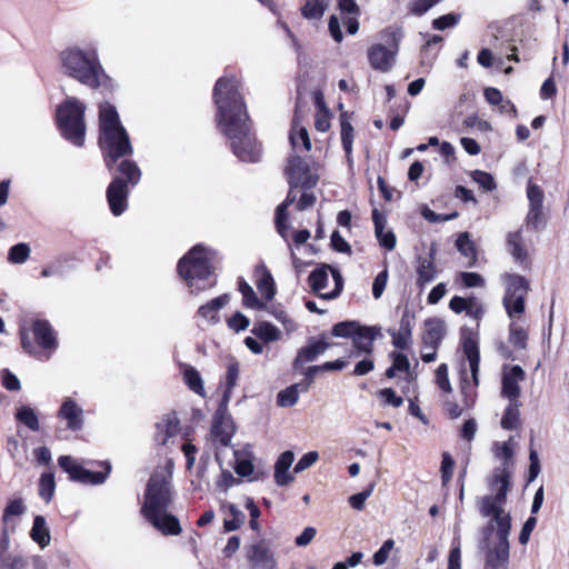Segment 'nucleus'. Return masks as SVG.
Wrapping results in <instances>:
<instances>
[{
	"mask_svg": "<svg viewBox=\"0 0 569 569\" xmlns=\"http://www.w3.org/2000/svg\"><path fill=\"white\" fill-rule=\"evenodd\" d=\"M59 63L63 74L89 88L113 89V81L106 73L96 47H66L59 53Z\"/></svg>",
	"mask_w": 569,
	"mask_h": 569,
	"instance_id": "4",
	"label": "nucleus"
},
{
	"mask_svg": "<svg viewBox=\"0 0 569 569\" xmlns=\"http://www.w3.org/2000/svg\"><path fill=\"white\" fill-rule=\"evenodd\" d=\"M502 281L505 284L503 306L511 319L509 341L515 347L523 349L528 337L525 327L518 320L525 311V297L529 290V281L517 273H505Z\"/></svg>",
	"mask_w": 569,
	"mask_h": 569,
	"instance_id": "5",
	"label": "nucleus"
},
{
	"mask_svg": "<svg viewBox=\"0 0 569 569\" xmlns=\"http://www.w3.org/2000/svg\"><path fill=\"white\" fill-rule=\"evenodd\" d=\"M240 89V81L233 76L218 79L213 88L216 118L219 129L230 140L234 156L244 162H257L261 158L262 149L251 132Z\"/></svg>",
	"mask_w": 569,
	"mask_h": 569,
	"instance_id": "2",
	"label": "nucleus"
},
{
	"mask_svg": "<svg viewBox=\"0 0 569 569\" xmlns=\"http://www.w3.org/2000/svg\"><path fill=\"white\" fill-rule=\"evenodd\" d=\"M338 8L348 33L356 34L359 30V6L355 0H338Z\"/></svg>",
	"mask_w": 569,
	"mask_h": 569,
	"instance_id": "26",
	"label": "nucleus"
},
{
	"mask_svg": "<svg viewBox=\"0 0 569 569\" xmlns=\"http://www.w3.org/2000/svg\"><path fill=\"white\" fill-rule=\"evenodd\" d=\"M251 332L264 342H273L281 339V331L279 328L267 321L256 323Z\"/></svg>",
	"mask_w": 569,
	"mask_h": 569,
	"instance_id": "38",
	"label": "nucleus"
},
{
	"mask_svg": "<svg viewBox=\"0 0 569 569\" xmlns=\"http://www.w3.org/2000/svg\"><path fill=\"white\" fill-rule=\"evenodd\" d=\"M299 400V385H292L279 391L277 405L282 408L295 406Z\"/></svg>",
	"mask_w": 569,
	"mask_h": 569,
	"instance_id": "46",
	"label": "nucleus"
},
{
	"mask_svg": "<svg viewBox=\"0 0 569 569\" xmlns=\"http://www.w3.org/2000/svg\"><path fill=\"white\" fill-rule=\"evenodd\" d=\"M31 331L37 346L29 339L28 331L22 329V348L32 356L49 360L58 347V340L54 330L48 321L37 319L32 322Z\"/></svg>",
	"mask_w": 569,
	"mask_h": 569,
	"instance_id": "9",
	"label": "nucleus"
},
{
	"mask_svg": "<svg viewBox=\"0 0 569 569\" xmlns=\"http://www.w3.org/2000/svg\"><path fill=\"white\" fill-rule=\"evenodd\" d=\"M437 274L436 266L433 262V252H430L429 258H423L419 260V264L417 268V283L421 288L426 284L430 283Z\"/></svg>",
	"mask_w": 569,
	"mask_h": 569,
	"instance_id": "33",
	"label": "nucleus"
},
{
	"mask_svg": "<svg viewBox=\"0 0 569 569\" xmlns=\"http://www.w3.org/2000/svg\"><path fill=\"white\" fill-rule=\"evenodd\" d=\"M448 563L461 565V537L459 526L455 527V537L448 556Z\"/></svg>",
	"mask_w": 569,
	"mask_h": 569,
	"instance_id": "53",
	"label": "nucleus"
},
{
	"mask_svg": "<svg viewBox=\"0 0 569 569\" xmlns=\"http://www.w3.org/2000/svg\"><path fill=\"white\" fill-rule=\"evenodd\" d=\"M340 127H341V142L343 150L347 156H350L352 151L353 143V127L351 124V114L348 112H342L340 116Z\"/></svg>",
	"mask_w": 569,
	"mask_h": 569,
	"instance_id": "39",
	"label": "nucleus"
},
{
	"mask_svg": "<svg viewBox=\"0 0 569 569\" xmlns=\"http://www.w3.org/2000/svg\"><path fill=\"white\" fill-rule=\"evenodd\" d=\"M173 461L156 470L151 476L141 505V515L158 531L164 536H177L181 532L179 520L167 510L171 503L170 479Z\"/></svg>",
	"mask_w": 569,
	"mask_h": 569,
	"instance_id": "3",
	"label": "nucleus"
},
{
	"mask_svg": "<svg viewBox=\"0 0 569 569\" xmlns=\"http://www.w3.org/2000/svg\"><path fill=\"white\" fill-rule=\"evenodd\" d=\"M392 345L398 349H408L412 345V327L408 316H403L398 331L390 332Z\"/></svg>",
	"mask_w": 569,
	"mask_h": 569,
	"instance_id": "30",
	"label": "nucleus"
},
{
	"mask_svg": "<svg viewBox=\"0 0 569 569\" xmlns=\"http://www.w3.org/2000/svg\"><path fill=\"white\" fill-rule=\"evenodd\" d=\"M230 302L228 293L221 295L201 305L197 310V317L201 325L216 326L220 322V311Z\"/></svg>",
	"mask_w": 569,
	"mask_h": 569,
	"instance_id": "17",
	"label": "nucleus"
},
{
	"mask_svg": "<svg viewBox=\"0 0 569 569\" xmlns=\"http://www.w3.org/2000/svg\"><path fill=\"white\" fill-rule=\"evenodd\" d=\"M59 467L69 476V479L83 485H101L110 472V465H107L104 472L90 471L73 457L61 456L58 458Z\"/></svg>",
	"mask_w": 569,
	"mask_h": 569,
	"instance_id": "11",
	"label": "nucleus"
},
{
	"mask_svg": "<svg viewBox=\"0 0 569 569\" xmlns=\"http://www.w3.org/2000/svg\"><path fill=\"white\" fill-rule=\"evenodd\" d=\"M130 180H113L108 190L107 198L114 216H120L127 209V196L129 192L128 182Z\"/></svg>",
	"mask_w": 569,
	"mask_h": 569,
	"instance_id": "20",
	"label": "nucleus"
},
{
	"mask_svg": "<svg viewBox=\"0 0 569 569\" xmlns=\"http://www.w3.org/2000/svg\"><path fill=\"white\" fill-rule=\"evenodd\" d=\"M393 547H395V541L392 539L386 540L382 543V546L375 552L373 563L376 566H382L383 563H386Z\"/></svg>",
	"mask_w": 569,
	"mask_h": 569,
	"instance_id": "58",
	"label": "nucleus"
},
{
	"mask_svg": "<svg viewBox=\"0 0 569 569\" xmlns=\"http://www.w3.org/2000/svg\"><path fill=\"white\" fill-rule=\"evenodd\" d=\"M372 221L379 246L388 251L393 250L397 244V238L395 232L387 228V218L378 209H373Z\"/></svg>",
	"mask_w": 569,
	"mask_h": 569,
	"instance_id": "24",
	"label": "nucleus"
},
{
	"mask_svg": "<svg viewBox=\"0 0 569 569\" xmlns=\"http://www.w3.org/2000/svg\"><path fill=\"white\" fill-rule=\"evenodd\" d=\"M211 435L216 442L221 446H228L232 438V432L227 422L216 421L211 428Z\"/></svg>",
	"mask_w": 569,
	"mask_h": 569,
	"instance_id": "47",
	"label": "nucleus"
},
{
	"mask_svg": "<svg viewBox=\"0 0 569 569\" xmlns=\"http://www.w3.org/2000/svg\"><path fill=\"white\" fill-rule=\"evenodd\" d=\"M56 491L54 475L52 472H44L39 479V496L49 503Z\"/></svg>",
	"mask_w": 569,
	"mask_h": 569,
	"instance_id": "44",
	"label": "nucleus"
},
{
	"mask_svg": "<svg viewBox=\"0 0 569 569\" xmlns=\"http://www.w3.org/2000/svg\"><path fill=\"white\" fill-rule=\"evenodd\" d=\"M373 485H370L366 490H363L362 492H359V493H356V495H352L350 498H349V503L350 506L356 509V510H362L363 507H365V502L366 500L371 496L372 491H373Z\"/></svg>",
	"mask_w": 569,
	"mask_h": 569,
	"instance_id": "63",
	"label": "nucleus"
},
{
	"mask_svg": "<svg viewBox=\"0 0 569 569\" xmlns=\"http://www.w3.org/2000/svg\"><path fill=\"white\" fill-rule=\"evenodd\" d=\"M86 106L74 97H68L57 108V122L64 139L81 147L86 137Z\"/></svg>",
	"mask_w": 569,
	"mask_h": 569,
	"instance_id": "8",
	"label": "nucleus"
},
{
	"mask_svg": "<svg viewBox=\"0 0 569 569\" xmlns=\"http://www.w3.org/2000/svg\"><path fill=\"white\" fill-rule=\"evenodd\" d=\"M57 418L64 421L67 429L71 431H80L84 425L83 409L71 397H67L62 400L57 411Z\"/></svg>",
	"mask_w": 569,
	"mask_h": 569,
	"instance_id": "15",
	"label": "nucleus"
},
{
	"mask_svg": "<svg viewBox=\"0 0 569 569\" xmlns=\"http://www.w3.org/2000/svg\"><path fill=\"white\" fill-rule=\"evenodd\" d=\"M435 379L437 386L446 393H450L452 391L449 376H448V366L446 363L440 365L435 373Z\"/></svg>",
	"mask_w": 569,
	"mask_h": 569,
	"instance_id": "55",
	"label": "nucleus"
},
{
	"mask_svg": "<svg viewBox=\"0 0 569 569\" xmlns=\"http://www.w3.org/2000/svg\"><path fill=\"white\" fill-rule=\"evenodd\" d=\"M247 558L252 569H278L271 542L261 539L247 550Z\"/></svg>",
	"mask_w": 569,
	"mask_h": 569,
	"instance_id": "14",
	"label": "nucleus"
},
{
	"mask_svg": "<svg viewBox=\"0 0 569 569\" xmlns=\"http://www.w3.org/2000/svg\"><path fill=\"white\" fill-rule=\"evenodd\" d=\"M238 289L242 295V303L246 308L262 310L267 307V302L257 297L253 288L246 280H239Z\"/></svg>",
	"mask_w": 569,
	"mask_h": 569,
	"instance_id": "35",
	"label": "nucleus"
},
{
	"mask_svg": "<svg viewBox=\"0 0 569 569\" xmlns=\"http://www.w3.org/2000/svg\"><path fill=\"white\" fill-rule=\"evenodd\" d=\"M229 511L232 516V519L224 520L223 527L226 531H233L243 525L246 517L244 513L234 505L229 506Z\"/></svg>",
	"mask_w": 569,
	"mask_h": 569,
	"instance_id": "52",
	"label": "nucleus"
},
{
	"mask_svg": "<svg viewBox=\"0 0 569 569\" xmlns=\"http://www.w3.org/2000/svg\"><path fill=\"white\" fill-rule=\"evenodd\" d=\"M32 540L40 546L46 548L51 541L50 531L47 526L46 519L42 516H36L33 525L30 531Z\"/></svg>",
	"mask_w": 569,
	"mask_h": 569,
	"instance_id": "34",
	"label": "nucleus"
},
{
	"mask_svg": "<svg viewBox=\"0 0 569 569\" xmlns=\"http://www.w3.org/2000/svg\"><path fill=\"white\" fill-rule=\"evenodd\" d=\"M327 9L325 0H305L301 7V16L307 20H320Z\"/></svg>",
	"mask_w": 569,
	"mask_h": 569,
	"instance_id": "40",
	"label": "nucleus"
},
{
	"mask_svg": "<svg viewBox=\"0 0 569 569\" xmlns=\"http://www.w3.org/2000/svg\"><path fill=\"white\" fill-rule=\"evenodd\" d=\"M290 203H292V201H288V198H287L283 203L278 206L277 211H276L277 231L280 233V236L282 238H286V232H287V229H288V224L286 222L287 221L286 210H287V208H288V206Z\"/></svg>",
	"mask_w": 569,
	"mask_h": 569,
	"instance_id": "54",
	"label": "nucleus"
},
{
	"mask_svg": "<svg viewBox=\"0 0 569 569\" xmlns=\"http://www.w3.org/2000/svg\"><path fill=\"white\" fill-rule=\"evenodd\" d=\"M2 386L10 391H19L21 383L18 377L9 369H3L0 373Z\"/></svg>",
	"mask_w": 569,
	"mask_h": 569,
	"instance_id": "61",
	"label": "nucleus"
},
{
	"mask_svg": "<svg viewBox=\"0 0 569 569\" xmlns=\"http://www.w3.org/2000/svg\"><path fill=\"white\" fill-rule=\"evenodd\" d=\"M329 345L323 340L311 342L307 347L302 348L297 356L296 365L311 362L317 359L318 356L322 355Z\"/></svg>",
	"mask_w": 569,
	"mask_h": 569,
	"instance_id": "36",
	"label": "nucleus"
},
{
	"mask_svg": "<svg viewBox=\"0 0 569 569\" xmlns=\"http://www.w3.org/2000/svg\"><path fill=\"white\" fill-rule=\"evenodd\" d=\"M392 46L390 49L382 44H373L368 50V59L371 67L376 70L386 72L391 69L395 63L396 54L398 51V43L402 37L400 31H393Z\"/></svg>",
	"mask_w": 569,
	"mask_h": 569,
	"instance_id": "13",
	"label": "nucleus"
},
{
	"mask_svg": "<svg viewBox=\"0 0 569 569\" xmlns=\"http://www.w3.org/2000/svg\"><path fill=\"white\" fill-rule=\"evenodd\" d=\"M315 102L317 106V112L315 116V128L320 132H326L330 129L331 113L326 107L323 96L321 92H317L315 96Z\"/></svg>",
	"mask_w": 569,
	"mask_h": 569,
	"instance_id": "32",
	"label": "nucleus"
},
{
	"mask_svg": "<svg viewBox=\"0 0 569 569\" xmlns=\"http://www.w3.org/2000/svg\"><path fill=\"white\" fill-rule=\"evenodd\" d=\"M26 511V506L21 498H17L11 500L4 509L2 520L7 526H9L11 517L21 516Z\"/></svg>",
	"mask_w": 569,
	"mask_h": 569,
	"instance_id": "51",
	"label": "nucleus"
},
{
	"mask_svg": "<svg viewBox=\"0 0 569 569\" xmlns=\"http://www.w3.org/2000/svg\"><path fill=\"white\" fill-rule=\"evenodd\" d=\"M99 143L108 158L116 160L131 152V143L122 127L116 108L108 103L99 106Z\"/></svg>",
	"mask_w": 569,
	"mask_h": 569,
	"instance_id": "7",
	"label": "nucleus"
},
{
	"mask_svg": "<svg viewBox=\"0 0 569 569\" xmlns=\"http://www.w3.org/2000/svg\"><path fill=\"white\" fill-rule=\"evenodd\" d=\"M234 470L238 476L249 478L250 481L258 479V476H254V466L250 455L236 453Z\"/></svg>",
	"mask_w": 569,
	"mask_h": 569,
	"instance_id": "41",
	"label": "nucleus"
},
{
	"mask_svg": "<svg viewBox=\"0 0 569 569\" xmlns=\"http://www.w3.org/2000/svg\"><path fill=\"white\" fill-rule=\"evenodd\" d=\"M309 283L313 292L320 298L333 299L341 291V280L336 277L333 270L329 268H319L309 276Z\"/></svg>",
	"mask_w": 569,
	"mask_h": 569,
	"instance_id": "12",
	"label": "nucleus"
},
{
	"mask_svg": "<svg viewBox=\"0 0 569 569\" xmlns=\"http://www.w3.org/2000/svg\"><path fill=\"white\" fill-rule=\"evenodd\" d=\"M213 250L197 244L180 259L178 272L186 281L191 293L198 295L214 286V281L210 278L213 270Z\"/></svg>",
	"mask_w": 569,
	"mask_h": 569,
	"instance_id": "6",
	"label": "nucleus"
},
{
	"mask_svg": "<svg viewBox=\"0 0 569 569\" xmlns=\"http://www.w3.org/2000/svg\"><path fill=\"white\" fill-rule=\"evenodd\" d=\"M525 379V371L520 366H506L502 371V396L509 401H516L520 395V382Z\"/></svg>",
	"mask_w": 569,
	"mask_h": 569,
	"instance_id": "18",
	"label": "nucleus"
},
{
	"mask_svg": "<svg viewBox=\"0 0 569 569\" xmlns=\"http://www.w3.org/2000/svg\"><path fill=\"white\" fill-rule=\"evenodd\" d=\"M375 337L376 333L372 328L360 326L352 337L356 355L360 356L361 353H371L373 349Z\"/></svg>",
	"mask_w": 569,
	"mask_h": 569,
	"instance_id": "29",
	"label": "nucleus"
},
{
	"mask_svg": "<svg viewBox=\"0 0 569 569\" xmlns=\"http://www.w3.org/2000/svg\"><path fill=\"white\" fill-rule=\"evenodd\" d=\"M360 325L356 321H342L332 327V336L340 338H351L355 336Z\"/></svg>",
	"mask_w": 569,
	"mask_h": 569,
	"instance_id": "50",
	"label": "nucleus"
},
{
	"mask_svg": "<svg viewBox=\"0 0 569 569\" xmlns=\"http://www.w3.org/2000/svg\"><path fill=\"white\" fill-rule=\"evenodd\" d=\"M518 447L513 437L506 441L492 443L491 452L499 463L488 478L490 493L479 501L480 515L489 518L482 529L479 547L486 552V569H499L509 559V533L511 517L506 511L507 495L510 489V479L513 472V456Z\"/></svg>",
	"mask_w": 569,
	"mask_h": 569,
	"instance_id": "1",
	"label": "nucleus"
},
{
	"mask_svg": "<svg viewBox=\"0 0 569 569\" xmlns=\"http://www.w3.org/2000/svg\"><path fill=\"white\" fill-rule=\"evenodd\" d=\"M423 328V349H438L446 335L445 321L440 318H429L425 321Z\"/></svg>",
	"mask_w": 569,
	"mask_h": 569,
	"instance_id": "22",
	"label": "nucleus"
},
{
	"mask_svg": "<svg viewBox=\"0 0 569 569\" xmlns=\"http://www.w3.org/2000/svg\"><path fill=\"white\" fill-rule=\"evenodd\" d=\"M183 380L188 388L197 393L198 396L204 398L207 396L203 380L200 372L191 366H187L183 370Z\"/></svg>",
	"mask_w": 569,
	"mask_h": 569,
	"instance_id": "37",
	"label": "nucleus"
},
{
	"mask_svg": "<svg viewBox=\"0 0 569 569\" xmlns=\"http://www.w3.org/2000/svg\"><path fill=\"white\" fill-rule=\"evenodd\" d=\"M121 178H139L141 172L138 166L130 160H122L119 164Z\"/></svg>",
	"mask_w": 569,
	"mask_h": 569,
	"instance_id": "64",
	"label": "nucleus"
},
{
	"mask_svg": "<svg viewBox=\"0 0 569 569\" xmlns=\"http://www.w3.org/2000/svg\"><path fill=\"white\" fill-rule=\"evenodd\" d=\"M460 20V14L456 13H448L445 16H441L433 20L432 27L436 30H445L447 28H452L458 24Z\"/></svg>",
	"mask_w": 569,
	"mask_h": 569,
	"instance_id": "60",
	"label": "nucleus"
},
{
	"mask_svg": "<svg viewBox=\"0 0 569 569\" xmlns=\"http://www.w3.org/2000/svg\"><path fill=\"white\" fill-rule=\"evenodd\" d=\"M507 247L516 263L520 264L523 269H530V254L523 241L521 230L508 234Z\"/></svg>",
	"mask_w": 569,
	"mask_h": 569,
	"instance_id": "23",
	"label": "nucleus"
},
{
	"mask_svg": "<svg viewBox=\"0 0 569 569\" xmlns=\"http://www.w3.org/2000/svg\"><path fill=\"white\" fill-rule=\"evenodd\" d=\"M295 461L292 451L282 452L274 465V481L278 486H287L293 481V476L289 472Z\"/></svg>",
	"mask_w": 569,
	"mask_h": 569,
	"instance_id": "28",
	"label": "nucleus"
},
{
	"mask_svg": "<svg viewBox=\"0 0 569 569\" xmlns=\"http://www.w3.org/2000/svg\"><path fill=\"white\" fill-rule=\"evenodd\" d=\"M183 436L180 435L179 420L174 415L164 416L156 425L154 439L158 445L171 446L176 443V440H181Z\"/></svg>",
	"mask_w": 569,
	"mask_h": 569,
	"instance_id": "16",
	"label": "nucleus"
},
{
	"mask_svg": "<svg viewBox=\"0 0 569 569\" xmlns=\"http://www.w3.org/2000/svg\"><path fill=\"white\" fill-rule=\"evenodd\" d=\"M527 227L539 229L543 226L542 207H530L526 219Z\"/></svg>",
	"mask_w": 569,
	"mask_h": 569,
	"instance_id": "59",
	"label": "nucleus"
},
{
	"mask_svg": "<svg viewBox=\"0 0 569 569\" xmlns=\"http://www.w3.org/2000/svg\"><path fill=\"white\" fill-rule=\"evenodd\" d=\"M462 350L466 359L461 365V391L465 395L466 402L472 403L475 389L479 385L480 353L478 341L471 336L465 338Z\"/></svg>",
	"mask_w": 569,
	"mask_h": 569,
	"instance_id": "10",
	"label": "nucleus"
},
{
	"mask_svg": "<svg viewBox=\"0 0 569 569\" xmlns=\"http://www.w3.org/2000/svg\"><path fill=\"white\" fill-rule=\"evenodd\" d=\"M389 279V272L387 269H383L381 272L377 274L372 283V296L375 299L381 298L385 292Z\"/></svg>",
	"mask_w": 569,
	"mask_h": 569,
	"instance_id": "57",
	"label": "nucleus"
},
{
	"mask_svg": "<svg viewBox=\"0 0 569 569\" xmlns=\"http://www.w3.org/2000/svg\"><path fill=\"white\" fill-rule=\"evenodd\" d=\"M16 419L32 431L40 429L39 419L33 408L22 406L16 413Z\"/></svg>",
	"mask_w": 569,
	"mask_h": 569,
	"instance_id": "43",
	"label": "nucleus"
},
{
	"mask_svg": "<svg viewBox=\"0 0 569 569\" xmlns=\"http://www.w3.org/2000/svg\"><path fill=\"white\" fill-rule=\"evenodd\" d=\"M315 180H293L290 184L288 193V201H296L299 197L297 207L299 210H305L316 202V196L312 192Z\"/></svg>",
	"mask_w": 569,
	"mask_h": 569,
	"instance_id": "19",
	"label": "nucleus"
},
{
	"mask_svg": "<svg viewBox=\"0 0 569 569\" xmlns=\"http://www.w3.org/2000/svg\"><path fill=\"white\" fill-rule=\"evenodd\" d=\"M518 400L510 401L501 419V427L507 430L515 429L519 420Z\"/></svg>",
	"mask_w": 569,
	"mask_h": 569,
	"instance_id": "49",
	"label": "nucleus"
},
{
	"mask_svg": "<svg viewBox=\"0 0 569 569\" xmlns=\"http://www.w3.org/2000/svg\"><path fill=\"white\" fill-rule=\"evenodd\" d=\"M286 170L290 178H319L321 174L319 163L298 156L289 159Z\"/></svg>",
	"mask_w": 569,
	"mask_h": 569,
	"instance_id": "21",
	"label": "nucleus"
},
{
	"mask_svg": "<svg viewBox=\"0 0 569 569\" xmlns=\"http://www.w3.org/2000/svg\"><path fill=\"white\" fill-rule=\"evenodd\" d=\"M439 0H412L409 3V11L415 16H422L429 9H431L435 4L438 3Z\"/></svg>",
	"mask_w": 569,
	"mask_h": 569,
	"instance_id": "62",
	"label": "nucleus"
},
{
	"mask_svg": "<svg viewBox=\"0 0 569 569\" xmlns=\"http://www.w3.org/2000/svg\"><path fill=\"white\" fill-rule=\"evenodd\" d=\"M456 247L471 263L476 262V249L467 232L459 234Z\"/></svg>",
	"mask_w": 569,
	"mask_h": 569,
	"instance_id": "48",
	"label": "nucleus"
},
{
	"mask_svg": "<svg viewBox=\"0 0 569 569\" xmlns=\"http://www.w3.org/2000/svg\"><path fill=\"white\" fill-rule=\"evenodd\" d=\"M30 253L31 248L28 243H17L9 249L8 261L12 264H22L29 259Z\"/></svg>",
	"mask_w": 569,
	"mask_h": 569,
	"instance_id": "45",
	"label": "nucleus"
},
{
	"mask_svg": "<svg viewBox=\"0 0 569 569\" xmlns=\"http://www.w3.org/2000/svg\"><path fill=\"white\" fill-rule=\"evenodd\" d=\"M250 325V320L241 312H236L229 319H227V326L234 332L246 330Z\"/></svg>",
	"mask_w": 569,
	"mask_h": 569,
	"instance_id": "56",
	"label": "nucleus"
},
{
	"mask_svg": "<svg viewBox=\"0 0 569 569\" xmlns=\"http://www.w3.org/2000/svg\"><path fill=\"white\" fill-rule=\"evenodd\" d=\"M240 375V365L236 359H230L227 365L226 371V390L224 399L228 400L232 393L233 388L237 386Z\"/></svg>",
	"mask_w": 569,
	"mask_h": 569,
	"instance_id": "42",
	"label": "nucleus"
},
{
	"mask_svg": "<svg viewBox=\"0 0 569 569\" xmlns=\"http://www.w3.org/2000/svg\"><path fill=\"white\" fill-rule=\"evenodd\" d=\"M290 142L295 150H311V141L307 128L302 124L299 110H296L290 132Z\"/></svg>",
	"mask_w": 569,
	"mask_h": 569,
	"instance_id": "27",
	"label": "nucleus"
},
{
	"mask_svg": "<svg viewBox=\"0 0 569 569\" xmlns=\"http://www.w3.org/2000/svg\"><path fill=\"white\" fill-rule=\"evenodd\" d=\"M254 282L264 302H269L276 295V284L271 272L266 264L260 263L254 269Z\"/></svg>",
	"mask_w": 569,
	"mask_h": 569,
	"instance_id": "25",
	"label": "nucleus"
},
{
	"mask_svg": "<svg viewBox=\"0 0 569 569\" xmlns=\"http://www.w3.org/2000/svg\"><path fill=\"white\" fill-rule=\"evenodd\" d=\"M392 365L387 369L386 376L395 378L398 373H405L408 381L415 379L413 372L410 370V362L406 355L401 352L391 353Z\"/></svg>",
	"mask_w": 569,
	"mask_h": 569,
	"instance_id": "31",
	"label": "nucleus"
}]
</instances>
